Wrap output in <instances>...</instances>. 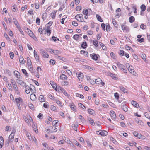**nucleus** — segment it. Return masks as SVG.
<instances>
[{
	"label": "nucleus",
	"instance_id": "obj_53",
	"mask_svg": "<svg viewBox=\"0 0 150 150\" xmlns=\"http://www.w3.org/2000/svg\"><path fill=\"white\" fill-rule=\"evenodd\" d=\"M4 35L5 37L6 38L8 41H10V39L8 36V35H7V34H6V33L5 32L4 33Z\"/></svg>",
	"mask_w": 150,
	"mask_h": 150
},
{
	"label": "nucleus",
	"instance_id": "obj_7",
	"mask_svg": "<svg viewBox=\"0 0 150 150\" xmlns=\"http://www.w3.org/2000/svg\"><path fill=\"white\" fill-rule=\"evenodd\" d=\"M95 83L98 85H101V86H103L105 84V83L103 81L101 78L99 77L95 79Z\"/></svg>",
	"mask_w": 150,
	"mask_h": 150
},
{
	"label": "nucleus",
	"instance_id": "obj_41",
	"mask_svg": "<svg viewBox=\"0 0 150 150\" xmlns=\"http://www.w3.org/2000/svg\"><path fill=\"white\" fill-rule=\"evenodd\" d=\"M73 142L74 144L79 146L81 148V145L76 140H74Z\"/></svg>",
	"mask_w": 150,
	"mask_h": 150
},
{
	"label": "nucleus",
	"instance_id": "obj_58",
	"mask_svg": "<svg viewBox=\"0 0 150 150\" xmlns=\"http://www.w3.org/2000/svg\"><path fill=\"white\" fill-rule=\"evenodd\" d=\"M48 105L49 103L46 102L44 103L43 106L45 108H48Z\"/></svg>",
	"mask_w": 150,
	"mask_h": 150
},
{
	"label": "nucleus",
	"instance_id": "obj_54",
	"mask_svg": "<svg viewBox=\"0 0 150 150\" xmlns=\"http://www.w3.org/2000/svg\"><path fill=\"white\" fill-rule=\"evenodd\" d=\"M48 97L50 99L53 100H54V96H53V95H52L51 94H49L48 95Z\"/></svg>",
	"mask_w": 150,
	"mask_h": 150
},
{
	"label": "nucleus",
	"instance_id": "obj_50",
	"mask_svg": "<svg viewBox=\"0 0 150 150\" xmlns=\"http://www.w3.org/2000/svg\"><path fill=\"white\" fill-rule=\"evenodd\" d=\"M110 139L114 144H115L117 142L116 140L112 136L110 137Z\"/></svg>",
	"mask_w": 150,
	"mask_h": 150
},
{
	"label": "nucleus",
	"instance_id": "obj_26",
	"mask_svg": "<svg viewBox=\"0 0 150 150\" xmlns=\"http://www.w3.org/2000/svg\"><path fill=\"white\" fill-rule=\"evenodd\" d=\"M50 109L52 111L55 112H57L58 111V108L53 105H51Z\"/></svg>",
	"mask_w": 150,
	"mask_h": 150
},
{
	"label": "nucleus",
	"instance_id": "obj_11",
	"mask_svg": "<svg viewBox=\"0 0 150 150\" xmlns=\"http://www.w3.org/2000/svg\"><path fill=\"white\" fill-rule=\"evenodd\" d=\"M34 88V86L33 85H31L30 86H27L25 87V92L27 94L30 93V92H32L33 91L32 88Z\"/></svg>",
	"mask_w": 150,
	"mask_h": 150
},
{
	"label": "nucleus",
	"instance_id": "obj_1",
	"mask_svg": "<svg viewBox=\"0 0 150 150\" xmlns=\"http://www.w3.org/2000/svg\"><path fill=\"white\" fill-rule=\"evenodd\" d=\"M83 13L84 15H85V19L88 18V16H89L91 13L94 14L95 13L92 12L91 9L88 8V9H84L83 11Z\"/></svg>",
	"mask_w": 150,
	"mask_h": 150
},
{
	"label": "nucleus",
	"instance_id": "obj_62",
	"mask_svg": "<svg viewBox=\"0 0 150 150\" xmlns=\"http://www.w3.org/2000/svg\"><path fill=\"white\" fill-rule=\"evenodd\" d=\"M101 37V34L99 33L97 34L96 35L97 40H98L100 39Z\"/></svg>",
	"mask_w": 150,
	"mask_h": 150
},
{
	"label": "nucleus",
	"instance_id": "obj_31",
	"mask_svg": "<svg viewBox=\"0 0 150 150\" xmlns=\"http://www.w3.org/2000/svg\"><path fill=\"white\" fill-rule=\"evenodd\" d=\"M14 74L15 76L17 78H20V73L16 71H14Z\"/></svg>",
	"mask_w": 150,
	"mask_h": 150
},
{
	"label": "nucleus",
	"instance_id": "obj_32",
	"mask_svg": "<svg viewBox=\"0 0 150 150\" xmlns=\"http://www.w3.org/2000/svg\"><path fill=\"white\" fill-rule=\"evenodd\" d=\"M110 76L113 79L116 80L117 79V75L116 74H114L112 73H110Z\"/></svg>",
	"mask_w": 150,
	"mask_h": 150
},
{
	"label": "nucleus",
	"instance_id": "obj_43",
	"mask_svg": "<svg viewBox=\"0 0 150 150\" xmlns=\"http://www.w3.org/2000/svg\"><path fill=\"white\" fill-rule=\"evenodd\" d=\"M87 43L86 42H82L81 45V47L83 49L86 48L87 47Z\"/></svg>",
	"mask_w": 150,
	"mask_h": 150
},
{
	"label": "nucleus",
	"instance_id": "obj_52",
	"mask_svg": "<svg viewBox=\"0 0 150 150\" xmlns=\"http://www.w3.org/2000/svg\"><path fill=\"white\" fill-rule=\"evenodd\" d=\"M132 8L134 10V13H136L137 12V10L136 5L133 4L132 6Z\"/></svg>",
	"mask_w": 150,
	"mask_h": 150
},
{
	"label": "nucleus",
	"instance_id": "obj_30",
	"mask_svg": "<svg viewBox=\"0 0 150 150\" xmlns=\"http://www.w3.org/2000/svg\"><path fill=\"white\" fill-rule=\"evenodd\" d=\"M4 138L2 136L0 137V147L1 148L4 145Z\"/></svg>",
	"mask_w": 150,
	"mask_h": 150
},
{
	"label": "nucleus",
	"instance_id": "obj_22",
	"mask_svg": "<svg viewBox=\"0 0 150 150\" xmlns=\"http://www.w3.org/2000/svg\"><path fill=\"white\" fill-rule=\"evenodd\" d=\"M91 41H92L93 45L95 47H97L98 46L99 42L98 40L94 39L93 40H92Z\"/></svg>",
	"mask_w": 150,
	"mask_h": 150
},
{
	"label": "nucleus",
	"instance_id": "obj_47",
	"mask_svg": "<svg viewBox=\"0 0 150 150\" xmlns=\"http://www.w3.org/2000/svg\"><path fill=\"white\" fill-rule=\"evenodd\" d=\"M140 8L142 11H144L146 8L144 4H142L140 6Z\"/></svg>",
	"mask_w": 150,
	"mask_h": 150
},
{
	"label": "nucleus",
	"instance_id": "obj_4",
	"mask_svg": "<svg viewBox=\"0 0 150 150\" xmlns=\"http://www.w3.org/2000/svg\"><path fill=\"white\" fill-rule=\"evenodd\" d=\"M117 67L120 69L122 70L124 73H127V70L125 68V66L122 64L120 62L117 63Z\"/></svg>",
	"mask_w": 150,
	"mask_h": 150
},
{
	"label": "nucleus",
	"instance_id": "obj_9",
	"mask_svg": "<svg viewBox=\"0 0 150 150\" xmlns=\"http://www.w3.org/2000/svg\"><path fill=\"white\" fill-rule=\"evenodd\" d=\"M76 74L79 80V81H82L83 80V74L81 72L76 73Z\"/></svg>",
	"mask_w": 150,
	"mask_h": 150
},
{
	"label": "nucleus",
	"instance_id": "obj_17",
	"mask_svg": "<svg viewBox=\"0 0 150 150\" xmlns=\"http://www.w3.org/2000/svg\"><path fill=\"white\" fill-rule=\"evenodd\" d=\"M34 57L37 62H40V60L39 58V56L37 52L34 50Z\"/></svg>",
	"mask_w": 150,
	"mask_h": 150
},
{
	"label": "nucleus",
	"instance_id": "obj_49",
	"mask_svg": "<svg viewBox=\"0 0 150 150\" xmlns=\"http://www.w3.org/2000/svg\"><path fill=\"white\" fill-rule=\"evenodd\" d=\"M138 137L141 139H145V137L144 135L141 134H139Z\"/></svg>",
	"mask_w": 150,
	"mask_h": 150
},
{
	"label": "nucleus",
	"instance_id": "obj_8",
	"mask_svg": "<svg viewBox=\"0 0 150 150\" xmlns=\"http://www.w3.org/2000/svg\"><path fill=\"white\" fill-rule=\"evenodd\" d=\"M44 34H47L48 36H49L51 33V30L49 26L45 27L44 28Z\"/></svg>",
	"mask_w": 150,
	"mask_h": 150
},
{
	"label": "nucleus",
	"instance_id": "obj_40",
	"mask_svg": "<svg viewBox=\"0 0 150 150\" xmlns=\"http://www.w3.org/2000/svg\"><path fill=\"white\" fill-rule=\"evenodd\" d=\"M88 120L90 122V123L91 124V125L93 126L94 125H95L94 120L92 119L91 118H88Z\"/></svg>",
	"mask_w": 150,
	"mask_h": 150
},
{
	"label": "nucleus",
	"instance_id": "obj_23",
	"mask_svg": "<svg viewBox=\"0 0 150 150\" xmlns=\"http://www.w3.org/2000/svg\"><path fill=\"white\" fill-rule=\"evenodd\" d=\"M119 88L120 91L124 93H127V90L122 86H119Z\"/></svg>",
	"mask_w": 150,
	"mask_h": 150
},
{
	"label": "nucleus",
	"instance_id": "obj_46",
	"mask_svg": "<svg viewBox=\"0 0 150 150\" xmlns=\"http://www.w3.org/2000/svg\"><path fill=\"white\" fill-rule=\"evenodd\" d=\"M128 144L131 146H133L134 145L136 146V145L137 144V143L135 142L132 141L131 142H129Z\"/></svg>",
	"mask_w": 150,
	"mask_h": 150
},
{
	"label": "nucleus",
	"instance_id": "obj_38",
	"mask_svg": "<svg viewBox=\"0 0 150 150\" xmlns=\"http://www.w3.org/2000/svg\"><path fill=\"white\" fill-rule=\"evenodd\" d=\"M117 39L116 38H114L113 39H111L110 41V44L112 45H114L115 41H116Z\"/></svg>",
	"mask_w": 150,
	"mask_h": 150
},
{
	"label": "nucleus",
	"instance_id": "obj_55",
	"mask_svg": "<svg viewBox=\"0 0 150 150\" xmlns=\"http://www.w3.org/2000/svg\"><path fill=\"white\" fill-rule=\"evenodd\" d=\"M88 113L91 115H93V113L94 110L91 109H89L88 110Z\"/></svg>",
	"mask_w": 150,
	"mask_h": 150
},
{
	"label": "nucleus",
	"instance_id": "obj_48",
	"mask_svg": "<svg viewBox=\"0 0 150 150\" xmlns=\"http://www.w3.org/2000/svg\"><path fill=\"white\" fill-rule=\"evenodd\" d=\"M22 71L27 77L28 76V74L26 71V70L24 69H22Z\"/></svg>",
	"mask_w": 150,
	"mask_h": 150
},
{
	"label": "nucleus",
	"instance_id": "obj_61",
	"mask_svg": "<svg viewBox=\"0 0 150 150\" xmlns=\"http://www.w3.org/2000/svg\"><path fill=\"white\" fill-rule=\"evenodd\" d=\"M113 23L115 26L117 27L118 25L117 24L115 19H112Z\"/></svg>",
	"mask_w": 150,
	"mask_h": 150
},
{
	"label": "nucleus",
	"instance_id": "obj_51",
	"mask_svg": "<svg viewBox=\"0 0 150 150\" xmlns=\"http://www.w3.org/2000/svg\"><path fill=\"white\" fill-rule=\"evenodd\" d=\"M111 57L114 59H116V56L115 54L113 52H112L110 54Z\"/></svg>",
	"mask_w": 150,
	"mask_h": 150
},
{
	"label": "nucleus",
	"instance_id": "obj_37",
	"mask_svg": "<svg viewBox=\"0 0 150 150\" xmlns=\"http://www.w3.org/2000/svg\"><path fill=\"white\" fill-rule=\"evenodd\" d=\"M19 61L20 63L22 64H24L25 63V60L23 58V57L22 56H20L19 58Z\"/></svg>",
	"mask_w": 150,
	"mask_h": 150
},
{
	"label": "nucleus",
	"instance_id": "obj_57",
	"mask_svg": "<svg viewBox=\"0 0 150 150\" xmlns=\"http://www.w3.org/2000/svg\"><path fill=\"white\" fill-rule=\"evenodd\" d=\"M28 106L29 108L32 110L34 109V106L31 103H30L28 104Z\"/></svg>",
	"mask_w": 150,
	"mask_h": 150
},
{
	"label": "nucleus",
	"instance_id": "obj_42",
	"mask_svg": "<svg viewBox=\"0 0 150 150\" xmlns=\"http://www.w3.org/2000/svg\"><path fill=\"white\" fill-rule=\"evenodd\" d=\"M125 53V52L124 51L120 50L119 53V54L120 56H122L124 55Z\"/></svg>",
	"mask_w": 150,
	"mask_h": 150
},
{
	"label": "nucleus",
	"instance_id": "obj_19",
	"mask_svg": "<svg viewBox=\"0 0 150 150\" xmlns=\"http://www.w3.org/2000/svg\"><path fill=\"white\" fill-rule=\"evenodd\" d=\"M59 90L58 91L60 93H62L64 94L67 96H69V95L68 93H67L65 90L63 88L61 87V88H60L59 89Z\"/></svg>",
	"mask_w": 150,
	"mask_h": 150
},
{
	"label": "nucleus",
	"instance_id": "obj_39",
	"mask_svg": "<svg viewBox=\"0 0 150 150\" xmlns=\"http://www.w3.org/2000/svg\"><path fill=\"white\" fill-rule=\"evenodd\" d=\"M60 79L63 80L67 79V76L64 74H62L61 75L60 77Z\"/></svg>",
	"mask_w": 150,
	"mask_h": 150
},
{
	"label": "nucleus",
	"instance_id": "obj_56",
	"mask_svg": "<svg viewBox=\"0 0 150 150\" xmlns=\"http://www.w3.org/2000/svg\"><path fill=\"white\" fill-rule=\"evenodd\" d=\"M52 38L53 40V41L54 42H56L57 41H59V39L55 36H53L52 37Z\"/></svg>",
	"mask_w": 150,
	"mask_h": 150
},
{
	"label": "nucleus",
	"instance_id": "obj_2",
	"mask_svg": "<svg viewBox=\"0 0 150 150\" xmlns=\"http://www.w3.org/2000/svg\"><path fill=\"white\" fill-rule=\"evenodd\" d=\"M126 65L129 72L135 76L136 75V74H137L134 71L133 67L132 66L130 65L129 63L126 64Z\"/></svg>",
	"mask_w": 150,
	"mask_h": 150
},
{
	"label": "nucleus",
	"instance_id": "obj_18",
	"mask_svg": "<svg viewBox=\"0 0 150 150\" xmlns=\"http://www.w3.org/2000/svg\"><path fill=\"white\" fill-rule=\"evenodd\" d=\"M41 55L44 58H47L49 57V55L47 53L43 50L42 51Z\"/></svg>",
	"mask_w": 150,
	"mask_h": 150
},
{
	"label": "nucleus",
	"instance_id": "obj_5",
	"mask_svg": "<svg viewBox=\"0 0 150 150\" xmlns=\"http://www.w3.org/2000/svg\"><path fill=\"white\" fill-rule=\"evenodd\" d=\"M50 83L53 88L55 91H59V89L61 88V87L59 86H57V84L53 81H51Z\"/></svg>",
	"mask_w": 150,
	"mask_h": 150
},
{
	"label": "nucleus",
	"instance_id": "obj_28",
	"mask_svg": "<svg viewBox=\"0 0 150 150\" xmlns=\"http://www.w3.org/2000/svg\"><path fill=\"white\" fill-rule=\"evenodd\" d=\"M39 100L41 102H44L45 100V98L44 97V96L42 95H40L39 98Z\"/></svg>",
	"mask_w": 150,
	"mask_h": 150
},
{
	"label": "nucleus",
	"instance_id": "obj_27",
	"mask_svg": "<svg viewBox=\"0 0 150 150\" xmlns=\"http://www.w3.org/2000/svg\"><path fill=\"white\" fill-rule=\"evenodd\" d=\"M57 130V129L55 127H51V129H50V132L51 133L56 132Z\"/></svg>",
	"mask_w": 150,
	"mask_h": 150
},
{
	"label": "nucleus",
	"instance_id": "obj_34",
	"mask_svg": "<svg viewBox=\"0 0 150 150\" xmlns=\"http://www.w3.org/2000/svg\"><path fill=\"white\" fill-rule=\"evenodd\" d=\"M122 108L123 110L125 112H126L128 111V106L126 105H122Z\"/></svg>",
	"mask_w": 150,
	"mask_h": 150
},
{
	"label": "nucleus",
	"instance_id": "obj_20",
	"mask_svg": "<svg viewBox=\"0 0 150 150\" xmlns=\"http://www.w3.org/2000/svg\"><path fill=\"white\" fill-rule=\"evenodd\" d=\"M110 115L112 119H114L116 118V114L113 111H110Z\"/></svg>",
	"mask_w": 150,
	"mask_h": 150
},
{
	"label": "nucleus",
	"instance_id": "obj_33",
	"mask_svg": "<svg viewBox=\"0 0 150 150\" xmlns=\"http://www.w3.org/2000/svg\"><path fill=\"white\" fill-rule=\"evenodd\" d=\"M30 98L32 100L34 101L36 99V96L34 94L32 93L30 95Z\"/></svg>",
	"mask_w": 150,
	"mask_h": 150
},
{
	"label": "nucleus",
	"instance_id": "obj_21",
	"mask_svg": "<svg viewBox=\"0 0 150 150\" xmlns=\"http://www.w3.org/2000/svg\"><path fill=\"white\" fill-rule=\"evenodd\" d=\"M15 101L17 104H20L23 102V99L20 97L18 98H16L15 99Z\"/></svg>",
	"mask_w": 150,
	"mask_h": 150
},
{
	"label": "nucleus",
	"instance_id": "obj_25",
	"mask_svg": "<svg viewBox=\"0 0 150 150\" xmlns=\"http://www.w3.org/2000/svg\"><path fill=\"white\" fill-rule=\"evenodd\" d=\"M32 128L33 129L35 133L37 134L38 133V129L37 125L36 124H34L32 126Z\"/></svg>",
	"mask_w": 150,
	"mask_h": 150
},
{
	"label": "nucleus",
	"instance_id": "obj_36",
	"mask_svg": "<svg viewBox=\"0 0 150 150\" xmlns=\"http://www.w3.org/2000/svg\"><path fill=\"white\" fill-rule=\"evenodd\" d=\"M56 103L59 106L61 107H63V104L59 100H56Z\"/></svg>",
	"mask_w": 150,
	"mask_h": 150
},
{
	"label": "nucleus",
	"instance_id": "obj_29",
	"mask_svg": "<svg viewBox=\"0 0 150 150\" xmlns=\"http://www.w3.org/2000/svg\"><path fill=\"white\" fill-rule=\"evenodd\" d=\"M27 67L29 70L31 71H33V66L32 63H27Z\"/></svg>",
	"mask_w": 150,
	"mask_h": 150
},
{
	"label": "nucleus",
	"instance_id": "obj_45",
	"mask_svg": "<svg viewBox=\"0 0 150 150\" xmlns=\"http://www.w3.org/2000/svg\"><path fill=\"white\" fill-rule=\"evenodd\" d=\"M38 32L40 33V34H44V28L42 29V27H40L38 29Z\"/></svg>",
	"mask_w": 150,
	"mask_h": 150
},
{
	"label": "nucleus",
	"instance_id": "obj_13",
	"mask_svg": "<svg viewBox=\"0 0 150 150\" xmlns=\"http://www.w3.org/2000/svg\"><path fill=\"white\" fill-rule=\"evenodd\" d=\"M11 83L13 85V87L14 89V90L15 92L17 93V94H19L20 93V92L16 83L14 81L13 82H11Z\"/></svg>",
	"mask_w": 150,
	"mask_h": 150
},
{
	"label": "nucleus",
	"instance_id": "obj_12",
	"mask_svg": "<svg viewBox=\"0 0 150 150\" xmlns=\"http://www.w3.org/2000/svg\"><path fill=\"white\" fill-rule=\"evenodd\" d=\"M82 35V34H81L80 35L75 34L74 35L73 38L75 40L77 41H79L81 39V36Z\"/></svg>",
	"mask_w": 150,
	"mask_h": 150
},
{
	"label": "nucleus",
	"instance_id": "obj_35",
	"mask_svg": "<svg viewBox=\"0 0 150 150\" xmlns=\"http://www.w3.org/2000/svg\"><path fill=\"white\" fill-rule=\"evenodd\" d=\"M132 104L133 106L137 108H138L139 107L138 104L136 101H132Z\"/></svg>",
	"mask_w": 150,
	"mask_h": 150
},
{
	"label": "nucleus",
	"instance_id": "obj_24",
	"mask_svg": "<svg viewBox=\"0 0 150 150\" xmlns=\"http://www.w3.org/2000/svg\"><path fill=\"white\" fill-rule=\"evenodd\" d=\"M99 44L100 46L101 47L102 50H107V48L106 46L104 44L102 43V42H100Z\"/></svg>",
	"mask_w": 150,
	"mask_h": 150
},
{
	"label": "nucleus",
	"instance_id": "obj_64",
	"mask_svg": "<svg viewBox=\"0 0 150 150\" xmlns=\"http://www.w3.org/2000/svg\"><path fill=\"white\" fill-rule=\"evenodd\" d=\"M9 55H10V57L11 59L13 58L14 57V54L13 52H10L9 53Z\"/></svg>",
	"mask_w": 150,
	"mask_h": 150
},
{
	"label": "nucleus",
	"instance_id": "obj_10",
	"mask_svg": "<svg viewBox=\"0 0 150 150\" xmlns=\"http://www.w3.org/2000/svg\"><path fill=\"white\" fill-rule=\"evenodd\" d=\"M96 133L98 135H100L102 136H105L108 134V132L105 130H100L97 131Z\"/></svg>",
	"mask_w": 150,
	"mask_h": 150
},
{
	"label": "nucleus",
	"instance_id": "obj_63",
	"mask_svg": "<svg viewBox=\"0 0 150 150\" xmlns=\"http://www.w3.org/2000/svg\"><path fill=\"white\" fill-rule=\"evenodd\" d=\"M14 23L16 26L17 28H18V27H20L19 24L17 21H14Z\"/></svg>",
	"mask_w": 150,
	"mask_h": 150
},
{
	"label": "nucleus",
	"instance_id": "obj_6",
	"mask_svg": "<svg viewBox=\"0 0 150 150\" xmlns=\"http://www.w3.org/2000/svg\"><path fill=\"white\" fill-rule=\"evenodd\" d=\"M15 133V132L12 131L11 132V134L9 136L8 139L7 141V143L8 145L9 143H11L13 141Z\"/></svg>",
	"mask_w": 150,
	"mask_h": 150
},
{
	"label": "nucleus",
	"instance_id": "obj_16",
	"mask_svg": "<svg viewBox=\"0 0 150 150\" xmlns=\"http://www.w3.org/2000/svg\"><path fill=\"white\" fill-rule=\"evenodd\" d=\"M69 104L70 107L72 110L75 112H76L77 111L76 108L73 102H71Z\"/></svg>",
	"mask_w": 150,
	"mask_h": 150
},
{
	"label": "nucleus",
	"instance_id": "obj_14",
	"mask_svg": "<svg viewBox=\"0 0 150 150\" xmlns=\"http://www.w3.org/2000/svg\"><path fill=\"white\" fill-rule=\"evenodd\" d=\"M121 28L124 32L127 33L129 31V29L128 27L125 25H121Z\"/></svg>",
	"mask_w": 150,
	"mask_h": 150
},
{
	"label": "nucleus",
	"instance_id": "obj_15",
	"mask_svg": "<svg viewBox=\"0 0 150 150\" xmlns=\"http://www.w3.org/2000/svg\"><path fill=\"white\" fill-rule=\"evenodd\" d=\"M91 57L93 60L96 61L98 60L99 56L98 54H96L95 53H93L90 54Z\"/></svg>",
	"mask_w": 150,
	"mask_h": 150
},
{
	"label": "nucleus",
	"instance_id": "obj_59",
	"mask_svg": "<svg viewBox=\"0 0 150 150\" xmlns=\"http://www.w3.org/2000/svg\"><path fill=\"white\" fill-rule=\"evenodd\" d=\"M120 126L123 127H126V125L123 122H121L120 123Z\"/></svg>",
	"mask_w": 150,
	"mask_h": 150
},
{
	"label": "nucleus",
	"instance_id": "obj_44",
	"mask_svg": "<svg viewBox=\"0 0 150 150\" xmlns=\"http://www.w3.org/2000/svg\"><path fill=\"white\" fill-rule=\"evenodd\" d=\"M78 105L83 110L86 109V107L81 103H78Z\"/></svg>",
	"mask_w": 150,
	"mask_h": 150
},
{
	"label": "nucleus",
	"instance_id": "obj_3",
	"mask_svg": "<svg viewBox=\"0 0 150 150\" xmlns=\"http://www.w3.org/2000/svg\"><path fill=\"white\" fill-rule=\"evenodd\" d=\"M25 31L34 40L36 41L37 40L36 37L30 29L28 28H26L25 29Z\"/></svg>",
	"mask_w": 150,
	"mask_h": 150
},
{
	"label": "nucleus",
	"instance_id": "obj_60",
	"mask_svg": "<svg viewBox=\"0 0 150 150\" xmlns=\"http://www.w3.org/2000/svg\"><path fill=\"white\" fill-rule=\"evenodd\" d=\"M114 96L118 100L119 99V94L118 93H114Z\"/></svg>",
	"mask_w": 150,
	"mask_h": 150
}]
</instances>
